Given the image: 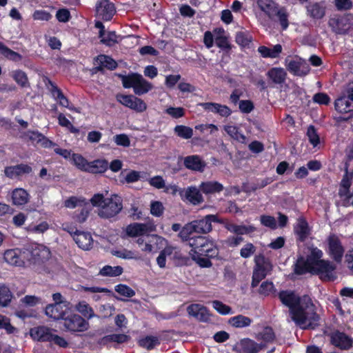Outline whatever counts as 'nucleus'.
Instances as JSON below:
<instances>
[{"label": "nucleus", "mask_w": 353, "mask_h": 353, "mask_svg": "<svg viewBox=\"0 0 353 353\" xmlns=\"http://www.w3.org/2000/svg\"><path fill=\"white\" fill-rule=\"evenodd\" d=\"M323 251L317 247H314V254L312 274L316 275L322 281H334L336 279V265L329 261L322 259Z\"/></svg>", "instance_id": "f257e3e1"}, {"label": "nucleus", "mask_w": 353, "mask_h": 353, "mask_svg": "<svg viewBox=\"0 0 353 353\" xmlns=\"http://www.w3.org/2000/svg\"><path fill=\"white\" fill-rule=\"evenodd\" d=\"M192 255H204L210 258H216L219 250L214 242L205 236H194L190 241Z\"/></svg>", "instance_id": "f03ea898"}, {"label": "nucleus", "mask_w": 353, "mask_h": 353, "mask_svg": "<svg viewBox=\"0 0 353 353\" xmlns=\"http://www.w3.org/2000/svg\"><path fill=\"white\" fill-rule=\"evenodd\" d=\"M302 314L298 319H294V316L292 318V321L298 325H303V329L314 330L319 325L320 316L316 311V307L309 299L305 305H301Z\"/></svg>", "instance_id": "7ed1b4c3"}, {"label": "nucleus", "mask_w": 353, "mask_h": 353, "mask_svg": "<svg viewBox=\"0 0 353 353\" xmlns=\"http://www.w3.org/2000/svg\"><path fill=\"white\" fill-rule=\"evenodd\" d=\"M121 81L123 88H133L134 94L139 96L148 92L152 88L151 83L136 72L121 76Z\"/></svg>", "instance_id": "20e7f679"}, {"label": "nucleus", "mask_w": 353, "mask_h": 353, "mask_svg": "<svg viewBox=\"0 0 353 353\" xmlns=\"http://www.w3.org/2000/svg\"><path fill=\"white\" fill-rule=\"evenodd\" d=\"M278 297L281 303L289 308L291 318L294 316V319H299L302 314L301 297L294 291L289 290H281Z\"/></svg>", "instance_id": "39448f33"}, {"label": "nucleus", "mask_w": 353, "mask_h": 353, "mask_svg": "<svg viewBox=\"0 0 353 353\" xmlns=\"http://www.w3.org/2000/svg\"><path fill=\"white\" fill-rule=\"evenodd\" d=\"M26 264H39L45 262L50 255V250L41 245L25 248Z\"/></svg>", "instance_id": "423d86ee"}, {"label": "nucleus", "mask_w": 353, "mask_h": 353, "mask_svg": "<svg viewBox=\"0 0 353 353\" xmlns=\"http://www.w3.org/2000/svg\"><path fill=\"white\" fill-rule=\"evenodd\" d=\"M352 18L353 14L351 13H346L343 15L335 14L330 18L328 26L334 33L345 34L350 30V24Z\"/></svg>", "instance_id": "0eeeda50"}, {"label": "nucleus", "mask_w": 353, "mask_h": 353, "mask_svg": "<svg viewBox=\"0 0 353 353\" xmlns=\"http://www.w3.org/2000/svg\"><path fill=\"white\" fill-rule=\"evenodd\" d=\"M122 199L117 194H112L110 198H106L103 209H101L99 215L103 218H112L117 215L123 208Z\"/></svg>", "instance_id": "6e6552de"}, {"label": "nucleus", "mask_w": 353, "mask_h": 353, "mask_svg": "<svg viewBox=\"0 0 353 353\" xmlns=\"http://www.w3.org/2000/svg\"><path fill=\"white\" fill-rule=\"evenodd\" d=\"M62 320L64 328L70 332H84L88 328V323L79 314H68Z\"/></svg>", "instance_id": "1a4fd4ad"}, {"label": "nucleus", "mask_w": 353, "mask_h": 353, "mask_svg": "<svg viewBox=\"0 0 353 353\" xmlns=\"http://www.w3.org/2000/svg\"><path fill=\"white\" fill-rule=\"evenodd\" d=\"M335 110L341 114L336 118L337 122H346L353 118V103L343 96L339 97L334 102Z\"/></svg>", "instance_id": "9d476101"}, {"label": "nucleus", "mask_w": 353, "mask_h": 353, "mask_svg": "<svg viewBox=\"0 0 353 353\" xmlns=\"http://www.w3.org/2000/svg\"><path fill=\"white\" fill-rule=\"evenodd\" d=\"M328 336L330 343L341 350H349L353 347V338L343 332L335 330Z\"/></svg>", "instance_id": "9b49d317"}, {"label": "nucleus", "mask_w": 353, "mask_h": 353, "mask_svg": "<svg viewBox=\"0 0 353 353\" xmlns=\"http://www.w3.org/2000/svg\"><path fill=\"white\" fill-rule=\"evenodd\" d=\"M293 232L297 243H304L312 234V228L304 216H299L293 225Z\"/></svg>", "instance_id": "f8f14e48"}, {"label": "nucleus", "mask_w": 353, "mask_h": 353, "mask_svg": "<svg viewBox=\"0 0 353 353\" xmlns=\"http://www.w3.org/2000/svg\"><path fill=\"white\" fill-rule=\"evenodd\" d=\"M314 254V247L311 248L310 252L305 259L303 256H299L294 264V272L296 275H303L307 273L312 274V268L313 266Z\"/></svg>", "instance_id": "ddd939ff"}, {"label": "nucleus", "mask_w": 353, "mask_h": 353, "mask_svg": "<svg viewBox=\"0 0 353 353\" xmlns=\"http://www.w3.org/2000/svg\"><path fill=\"white\" fill-rule=\"evenodd\" d=\"M117 100L137 112H143L147 109V105L143 100L132 94H119Z\"/></svg>", "instance_id": "4468645a"}, {"label": "nucleus", "mask_w": 353, "mask_h": 353, "mask_svg": "<svg viewBox=\"0 0 353 353\" xmlns=\"http://www.w3.org/2000/svg\"><path fill=\"white\" fill-rule=\"evenodd\" d=\"M223 224V219H219L217 215L208 214L202 219L192 221L195 226L196 233L208 234L212 230V223Z\"/></svg>", "instance_id": "2eb2a0df"}, {"label": "nucleus", "mask_w": 353, "mask_h": 353, "mask_svg": "<svg viewBox=\"0 0 353 353\" xmlns=\"http://www.w3.org/2000/svg\"><path fill=\"white\" fill-rule=\"evenodd\" d=\"M96 17L105 21H110L116 13L114 4L110 0H99L95 6Z\"/></svg>", "instance_id": "dca6fc26"}, {"label": "nucleus", "mask_w": 353, "mask_h": 353, "mask_svg": "<svg viewBox=\"0 0 353 353\" xmlns=\"http://www.w3.org/2000/svg\"><path fill=\"white\" fill-rule=\"evenodd\" d=\"M46 85L51 92L52 96L57 101L60 105L67 108L70 110L79 112V110L73 106L70 105V101L63 94V92L57 85L51 81L48 77H46L43 80Z\"/></svg>", "instance_id": "f3484780"}, {"label": "nucleus", "mask_w": 353, "mask_h": 353, "mask_svg": "<svg viewBox=\"0 0 353 353\" xmlns=\"http://www.w3.org/2000/svg\"><path fill=\"white\" fill-rule=\"evenodd\" d=\"M3 259L8 263L12 265L18 267L26 265L25 248L8 250L4 252Z\"/></svg>", "instance_id": "a211bd4d"}, {"label": "nucleus", "mask_w": 353, "mask_h": 353, "mask_svg": "<svg viewBox=\"0 0 353 353\" xmlns=\"http://www.w3.org/2000/svg\"><path fill=\"white\" fill-rule=\"evenodd\" d=\"M265 349L263 344H259L250 338L241 339L236 345L234 350L237 353H259Z\"/></svg>", "instance_id": "6ab92c4d"}, {"label": "nucleus", "mask_w": 353, "mask_h": 353, "mask_svg": "<svg viewBox=\"0 0 353 353\" xmlns=\"http://www.w3.org/2000/svg\"><path fill=\"white\" fill-rule=\"evenodd\" d=\"M327 243L329 255L336 262H341L345 250L339 237L334 234L330 235L328 237Z\"/></svg>", "instance_id": "aec40b11"}, {"label": "nucleus", "mask_w": 353, "mask_h": 353, "mask_svg": "<svg viewBox=\"0 0 353 353\" xmlns=\"http://www.w3.org/2000/svg\"><path fill=\"white\" fill-rule=\"evenodd\" d=\"M67 231L70 234H73V239L80 248L84 250H88L91 248L92 238L90 233L79 231L74 228H70Z\"/></svg>", "instance_id": "412c9836"}, {"label": "nucleus", "mask_w": 353, "mask_h": 353, "mask_svg": "<svg viewBox=\"0 0 353 353\" xmlns=\"http://www.w3.org/2000/svg\"><path fill=\"white\" fill-rule=\"evenodd\" d=\"M286 68L288 70L296 76H305L310 71L309 65L301 59H285Z\"/></svg>", "instance_id": "4be33fe9"}, {"label": "nucleus", "mask_w": 353, "mask_h": 353, "mask_svg": "<svg viewBox=\"0 0 353 353\" xmlns=\"http://www.w3.org/2000/svg\"><path fill=\"white\" fill-rule=\"evenodd\" d=\"M70 305L49 304L46 307L45 313L54 320L63 319L69 312Z\"/></svg>", "instance_id": "5701e85b"}, {"label": "nucleus", "mask_w": 353, "mask_h": 353, "mask_svg": "<svg viewBox=\"0 0 353 353\" xmlns=\"http://www.w3.org/2000/svg\"><path fill=\"white\" fill-rule=\"evenodd\" d=\"M223 227L231 233L235 234L238 236L243 235V234H249L253 233L256 231V228L252 225H236L228 219H223Z\"/></svg>", "instance_id": "b1692460"}, {"label": "nucleus", "mask_w": 353, "mask_h": 353, "mask_svg": "<svg viewBox=\"0 0 353 353\" xmlns=\"http://www.w3.org/2000/svg\"><path fill=\"white\" fill-rule=\"evenodd\" d=\"M32 171V167L29 165L20 163L16 165L6 166L4 169V174L6 177L13 179L19 178L23 174H28Z\"/></svg>", "instance_id": "393cba45"}, {"label": "nucleus", "mask_w": 353, "mask_h": 353, "mask_svg": "<svg viewBox=\"0 0 353 353\" xmlns=\"http://www.w3.org/2000/svg\"><path fill=\"white\" fill-rule=\"evenodd\" d=\"M188 314L201 322H208L210 320V314L208 308L199 303L190 304L187 307Z\"/></svg>", "instance_id": "a878e982"}, {"label": "nucleus", "mask_w": 353, "mask_h": 353, "mask_svg": "<svg viewBox=\"0 0 353 353\" xmlns=\"http://www.w3.org/2000/svg\"><path fill=\"white\" fill-rule=\"evenodd\" d=\"M199 105L205 111L218 114L223 117H228L232 114L231 109L225 105L214 102L199 103Z\"/></svg>", "instance_id": "bb28decb"}, {"label": "nucleus", "mask_w": 353, "mask_h": 353, "mask_svg": "<svg viewBox=\"0 0 353 353\" xmlns=\"http://www.w3.org/2000/svg\"><path fill=\"white\" fill-rule=\"evenodd\" d=\"M183 165L190 170L200 172H203L206 166L205 162L197 154L185 157L183 159Z\"/></svg>", "instance_id": "cd10ccee"}, {"label": "nucleus", "mask_w": 353, "mask_h": 353, "mask_svg": "<svg viewBox=\"0 0 353 353\" xmlns=\"http://www.w3.org/2000/svg\"><path fill=\"white\" fill-rule=\"evenodd\" d=\"M181 196L183 201L186 200L194 205L201 204L204 201L201 190L195 186L188 187L185 190L184 194H181Z\"/></svg>", "instance_id": "c85d7f7f"}, {"label": "nucleus", "mask_w": 353, "mask_h": 353, "mask_svg": "<svg viewBox=\"0 0 353 353\" xmlns=\"http://www.w3.org/2000/svg\"><path fill=\"white\" fill-rule=\"evenodd\" d=\"M326 8L323 2H314L306 6L307 14L313 19H321L325 15Z\"/></svg>", "instance_id": "c756f323"}, {"label": "nucleus", "mask_w": 353, "mask_h": 353, "mask_svg": "<svg viewBox=\"0 0 353 353\" xmlns=\"http://www.w3.org/2000/svg\"><path fill=\"white\" fill-rule=\"evenodd\" d=\"M30 333L34 340L42 342H50L52 336L50 329L46 326L33 327L30 330Z\"/></svg>", "instance_id": "7c9ffc66"}, {"label": "nucleus", "mask_w": 353, "mask_h": 353, "mask_svg": "<svg viewBox=\"0 0 353 353\" xmlns=\"http://www.w3.org/2000/svg\"><path fill=\"white\" fill-rule=\"evenodd\" d=\"M168 250V257L172 260L176 265H183L187 263L188 257L185 256L178 247L166 246Z\"/></svg>", "instance_id": "2f4dec72"}, {"label": "nucleus", "mask_w": 353, "mask_h": 353, "mask_svg": "<svg viewBox=\"0 0 353 353\" xmlns=\"http://www.w3.org/2000/svg\"><path fill=\"white\" fill-rule=\"evenodd\" d=\"M11 198L14 205L21 206L28 203L30 194L23 188H16L12 192Z\"/></svg>", "instance_id": "473e14b6"}, {"label": "nucleus", "mask_w": 353, "mask_h": 353, "mask_svg": "<svg viewBox=\"0 0 353 353\" xmlns=\"http://www.w3.org/2000/svg\"><path fill=\"white\" fill-rule=\"evenodd\" d=\"M256 339L259 341H261L259 344H263L265 349L268 344L272 343L275 341L276 334L272 327L266 326L261 332L256 335Z\"/></svg>", "instance_id": "72a5a7b5"}, {"label": "nucleus", "mask_w": 353, "mask_h": 353, "mask_svg": "<svg viewBox=\"0 0 353 353\" xmlns=\"http://www.w3.org/2000/svg\"><path fill=\"white\" fill-rule=\"evenodd\" d=\"M255 266L254 268L258 272H261L266 275L270 273L272 270V264L268 258H266L263 254L256 256L254 259Z\"/></svg>", "instance_id": "f704fd0d"}, {"label": "nucleus", "mask_w": 353, "mask_h": 353, "mask_svg": "<svg viewBox=\"0 0 353 353\" xmlns=\"http://www.w3.org/2000/svg\"><path fill=\"white\" fill-rule=\"evenodd\" d=\"M108 169V161L105 159H95L89 162L86 172L91 174H103Z\"/></svg>", "instance_id": "c9c22d12"}, {"label": "nucleus", "mask_w": 353, "mask_h": 353, "mask_svg": "<svg viewBox=\"0 0 353 353\" xmlns=\"http://www.w3.org/2000/svg\"><path fill=\"white\" fill-rule=\"evenodd\" d=\"M266 74L275 84L283 83L287 77L286 72L282 68H272Z\"/></svg>", "instance_id": "e433bc0d"}, {"label": "nucleus", "mask_w": 353, "mask_h": 353, "mask_svg": "<svg viewBox=\"0 0 353 353\" xmlns=\"http://www.w3.org/2000/svg\"><path fill=\"white\" fill-rule=\"evenodd\" d=\"M148 226L146 223H134L126 228V233L129 236L137 237L148 232Z\"/></svg>", "instance_id": "4c0bfd02"}, {"label": "nucleus", "mask_w": 353, "mask_h": 353, "mask_svg": "<svg viewBox=\"0 0 353 353\" xmlns=\"http://www.w3.org/2000/svg\"><path fill=\"white\" fill-rule=\"evenodd\" d=\"M258 52L263 58H277L282 52V46L281 44H276L272 48H270L261 46L258 48Z\"/></svg>", "instance_id": "58836bf2"}, {"label": "nucleus", "mask_w": 353, "mask_h": 353, "mask_svg": "<svg viewBox=\"0 0 353 353\" xmlns=\"http://www.w3.org/2000/svg\"><path fill=\"white\" fill-rule=\"evenodd\" d=\"M130 336L125 334H112L105 335L101 339V344L107 345L110 343L122 344L129 341Z\"/></svg>", "instance_id": "ea45409f"}, {"label": "nucleus", "mask_w": 353, "mask_h": 353, "mask_svg": "<svg viewBox=\"0 0 353 353\" xmlns=\"http://www.w3.org/2000/svg\"><path fill=\"white\" fill-rule=\"evenodd\" d=\"M256 3L260 10L270 18L272 17L278 6L272 0H256Z\"/></svg>", "instance_id": "a19ab883"}, {"label": "nucleus", "mask_w": 353, "mask_h": 353, "mask_svg": "<svg viewBox=\"0 0 353 353\" xmlns=\"http://www.w3.org/2000/svg\"><path fill=\"white\" fill-rule=\"evenodd\" d=\"M228 323L232 327L236 328H243L249 327L252 323V319L242 314H239L231 317Z\"/></svg>", "instance_id": "79ce46f5"}, {"label": "nucleus", "mask_w": 353, "mask_h": 353, "mask_svg": "<svg viewBox=\"0 0 353 353\" xmlns=\"http://www.w3.org/2000/svg\"><path fill=\"white\" fill-rule=\"evenodd\" d=\"M199 188L205 194L219 193L223 190V185L218 181L202 182Z\"/></svg>", "instance_id": "37998d69"}, {"label": "nucleus", "mask_w": 353, "mask_h": 353, "mask_svg": "<svg viewBox=\"0 0 353 353\" xmlns=\"http://www.w3.org/2000/svg\"><path fill=\"white\" fill-rule=\"evenodd\" d=\"M160 343L159 339L157 336L152 335L145 336L140 339L138 341L139 345L147 350H153L156 346L159 345Z\"/></svg>", "instance_id": "c03bdc74"}, {"label": "nucleus", "mask_w": 353, "mask_h": 353, "mask_svg": "<svg viewBox=\"0 0 353 353\" xmlns=\"http://www.w3.org/2000/svg\"><path fill=\"white\" fill-rule=\"evenodd\" d=\"M94 60L97 63L101 64L103 68H105L110 70H114L118 66V64L114 59L105 54H99L97 56Z\"/></svg>", "instance_id": "a18cd8bd"}, {"label": "nucleus", "mask_w": 353, "mask_h": 353, "mask_svg": "<svg viewBox=\"0 0 353 353\" xmlns=\"http://www.w3.org/2000/svg\"><path fill=\"white\" fill-rule=\"evenodd\" d=\"M194 232L196 233V229L192 221H191L185 224L181 228L179 233V236L181 238L183 242H188V245L190 246V241L192 240V238L194 236H191V235Z\"/></svg>", "instance_id": "49530a36"}, {"label": "nucleus", "mask_w": 353, "mask_h": 353, "mask_svg": "<svg viewBox=\"0 0 353 353\" xmlns=\"http://www.w3.org/2000/svg\"><path fill=\"white\" fill-rule=\"evenodd\" d=\"M194 232L196 233V229L192 221H191L185 224L181 228L179 233V236L181 238L183 242H188V245L190 246V241L192 240V238L194 236H191V235Z\"/></svg>", "instance_id": "de8ad7c7"}, {"label": "nucleus", "mask_w": 353, "mask_h": 353, "mask_svg": "<svg viewBox=\"0 0 353 353\" xmlns=\"http://www.w3.org/2000/svg\"><path fill=\"white\" fill-rule=\"evenodd\" d=\"M194 232L196 233V229L192 221H191L185 224L181 228L179 233V236L181 238L183 242H188V245L190 246V241L192 240V238L194 236H191V235Z\"/></svg>", "instance_id": "09e8293b"}, {"label": "nucleus", "mask_w": 353, "mask_h": 353, "mask_svg": "<svg viewBox=\"0 0 353 353\" xmlns=\"http://www.w3.org/2000/svg\"><path fill=\"white\" fill-rule=\"evenodd\" d=\"M194 232L196 233V229L192 221H191L185 224L181 228L179 233V236L181 238L183 242H188V245L190 246V241L192 240V238L194 236H191V235Z\"/></svg>", "instance_id": "8fccbe9b"}, {"label": "nucleus", "mask_w": 353, "mask_h": 353, "mask_svg": "<svg viewBox=\"0 0 353 353\" xmlns=\"http://www.w3.org/2000/svg\"><path fill=\"white\" fill-rule=\"evenodd\" d=\"M0 54L5 57L6 59L14 62H19L22 60L21 54H20L17 52L11 50L1 41Z\"/></svg>", "instance_id": "3c124183"}, {"label": "nucleus", "mask_w": 353, "mask_h": 353, "mask_svg": "<svg viewBox=\"0 0 353 353\" xmlns=\"http://www.w3.org/2000/svg\"><path fill=\"white\" fill-rule=\"evenodd\" d=\"M224 130L226 133L231 137L233 139L238 142L244 143L246 140V137L241 132L239 128L236 125H225Z\"/></svg>", "instance_id": "603ef678"}, {"label": "nucleus", "mask_w": 353, "mask_h": 353, "mask_svg": "<svg viewBox=\"0 0 353 353\" xmlns=\"http://www.w3.org/2000/svg\"><path fill=\"white\" fill-rule=\"evenodd\" d=\"M276 290L274 287L273 282L269 281H263L257 290L260 296L268 297L274 294Z\"/></svg>", "instance_id": "864d4df0"}, {"label": "nucleus", "mask_w": 353, "mask_h": 353, "mask_svg": "<svg viewBox=\"0 0 353 353\" xmlns=\"http://www.w3.org/2000/svg\"><path fill=\"white\" fill-rule=\"evenodd\" d=\"M12 77L21 88H29L30 86L26 73L21 70H14Z\"/></svg>", "instance_id": "5fc2aeb1"}, {"label": "nucleus", "mask_w": 353, "mask_h": 353, "mask_svg": "<svg viewBox=\"0 0 353 353\" xmlns=\"http://www.w3.org/2000/svg\"><path fill=\"white\" fill-rule=\"evenodd\" d=\"M123 269L121 266L105 265L99 271V274L103 276L114 277L122 274Z\"/></svg>", "instance_id": "6e6d98bb"}, {"label": "nucleus", "mask_w": 353, "mask_h": 353, "mask_svg": "<svg viewBox=\"0 0 353 353\" xmlns=\"http://www.w3.org/2000/svg\"><path fill=\"white\" fill-rule=\"evenodd\" d=\"M12 298V294L9 288L3 283H0V305L8 306L11 302Z\"/></svg>", "instance_id": "4d7b16f0"}, {"label": "nucleus", "mask_w": 353, "mask_h": 353, "mask_svg": "<svg viewBox=\"0 0 353 353\" xmlns=\"http://www.w3.org/2000/svg\"><path fill=\"white\" fill-rule=\"evenodd\" d=\"M72 161L77 169L85 172H87L90 161H88L81 154L73 153L72 154Z\"/></svg>", "instance_id": "13d9d810"}, {"label": "nucleus", "mask_w": 353, "mask_h": 353, "mask_svg": "<svg viewBox=\"0 0 353 353\" xmlns=\"http://www.w3.org/2000/svg\"><path fill=\"white\" fill-rule=\"evenodd\" d=\"M21 138L23 140L31 141L32 143H40L41 139H43V134L37 130H27L23 132Z\"/></svg>", "instance_id": "bf43d9fd"}, {"label": "nucleus", "mask_w": 353, "mask_h": 353, "mask_svg": "<svg viewBox=\"0 0 353 353\" xmlns=\"http://www.w3.org/2000/svg\"><path fill=\"white\" fill-rule=\"evenodd\" d=\"M273 15H276L278 17L282 30H285L289 26V14L286 9L283 7L279 9L277 8L273 13Z\"/></svg>", "instance_id": "052dcab7"}, {"label": "nucleus", "mask_w": 353, "mask_h": 353, "mask_svg": "<svg viewBox=\"0 0 353 353\" xmlns=\"http://www.w3.org/2000/svg\"><path fill=\"white\" fill-rule=\"evenodd\" d=\"M174 133L180 138L189 139L193 136V130L189 126L177 125L174 129Z\"/></svg>", "instance_id": "680f3d73"}, {"label": "nucleus", "mask_w": 353, "mask_h": 353, "mask_svg": "<svg viewBox=\"0 0 353 353\" xmlns=\"http://www.w3.org/2000/svg\"><path fill=\"white\" fill-rule=\"evenodd\" d=\"M76 308L79 312H80L84 317L88 319L94 316V312L93 309L85 301L79 302L77 305Z\"/></svg>", "instance_id": "e2e57ef3"}, {"label": "nucleus", "mask_w": 353, "mask_h": 353, "mask_svg": "<svg viewBox=\"0 0 353 353\" xmlns=\"http://www.w3.org/2000/svg\"><path fill=\"white\" fill-rule=\"evenodd\" d=\"M101 39V43L108 47H112L117 43V36L114 31H109L102 37H99Z\"/></svg>", "instance_id": "0e129e2a"}, {"label": "nucleus", "mask_w": 353, "mask_h": 353, "mask_svg": "<svg viewBox=\"0 0 353 353\" xmlns=\"http://www.w3.org/2000/svg\"><path fill=\"white\" fill-rule=\"evenodd\" d=\"M236 42L242 47H246L250 45L252 41V37L244 32H239L235 37Z\"/></svg>", "instance_id": "69168bd1"}, {"label": "nucleus", "mask_w": 353, "mask_h": 353, "mask_svg": "<svg viewBox=\"0 0 353 353\" xmlns=\"http://www.w3.org/2000/svg\"><path fill=\"white\" fill-rule=\"evenodd\" d=\"M114 290L120 295L127 298H131L135 295V292L125 284H118L115 285Z\"/></svg>", "instance_id": "338daca9"}, {"label": "nucleus", "mask_w": 353, "mask_h": 353, "mask_svg": "<svg viewBox=\"0 0 353 353\" xmlns=\"http://www.w3.org/2000/svg\"><path fill=\"white\" fill-rule=\"evenodd\" d=\"M307 136L310 143L316 147L320 143V138L314 125H310L307 130Z\"/></svg>", "instance_id": "774afa93"}]
</instances>
